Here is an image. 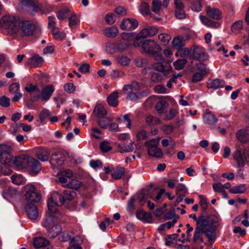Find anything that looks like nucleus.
Returning <instances> with one entry per match:
<instances>
[{
	"label": "nucleus",
	"instance_id": "nucleus-63",
	"mask_svg": "<svg viewBox=\"0 0 249 249\" xmlns=\"http://www.w3.org/2000/svg\"><path fill=\"white\" fill-rule=\"evenodd\" d=\"M243 28V22L241 20H238L235 22L232 25V30L234 32H237Z\"/></svg>",
	"mask_w": 249,
	"mask_h": 249
},
{
	"label": "nucleus",
	"instance_id": "nucleus-8",
	"mask_svg": "<svg viewBox=\"0 0 249 249\" xmlns=\"http://www.w3.org/2000/svg\"><path fill=\"white\" fill-rule=\"evenodd\" d=\"M21 33L23 36H29L32 35L35 30V25L30 21L25 20L19 22Z\"/></svg>",
	"mask_w": 249,
	"mask_h": 249
},
{
	"label": "nucleus",
	"instance_id": "nucleus-28",
	"mask_svg": "<svg viewBox=\"0 0 249 249\" xmlns=\"http://www.w3.org/2000/svg\"><path fill=\"white\" fill-rule=\"evenodd\" d=\"M47 231L48 235L50 238H53L57 236L61 232L62 228L59 225L57 224L54 225L52 228H49Z\"/></svg>",
	"mask_w": 249,
	"mask_h": 249
},
{
	"label": "nucleus",
	"instance_id": "nucleus-45",
	"mask_svg": "<svg viewBox=\"0 0 249 249\" xmlns=\"http://www.w3.org/2000/svg\"><path fill=\"white\" fill-rule=\"evenodd\" d=\"M117 62L123 66H126L129 65L130 59L126 56L119 55L117 57Z\"/></svg>",
	"mask_w": 249,
	"mask_h": 249
},
{
	"label": "nucleus",
	"instance_id": "nucleus-3",
	"mask_svg": "<svg viewBox=\"0 0 249 249\" xmlns=\"http://www.w3.org/2000/svg\"><path fill=\"white\" fill-rule=\"evenodd\" d=\"M24 197L28 202H37L41 199V195L36 187L32 184H28L24 187Z\"/></svg>",
	"mask_w": 249,
	"mask_h": 249
},
{
	"label": "nucleus",
	"instance_id": "nucleus-52",
	"mask_svg": "<svg viewBox=\"0 0 249 249\" xmlns=\"http://www.w3.org/2000/svg\"><path fill=\"white\" fill-rule=\"evenodd\" d=\"M150 196L148 195V192L146 190L142 191L138 195V199L141 202H144L148 198H150Z\"/></svg>",
	"mask_w": 249,
	"mask_h": 249
},
{
	"label": "nucleus",
	"instance_id": "nucleus-35",
	"mask_svg": "<svg viewBox=\"0 0 249 249\" xmlns=\"http://www.w3.org/2000/svg\"><path fill=\"white\" fill-rule=\"evenodd\" d=\"M104 33L105 35L107 37H114L118 35V30L116 27L113 26L106 29Z\"/></svg>",
	"mask_w": 249,
	"mask_h": 249
},
{
	"label": "nucleus",
	"instance_id": "nucleus-31",
	"mask_svg": "<svg viewBox=\"0 0 249 249\" xmlns=\"http://www.w3.org/2000/svg\"><path fill=\"white\" fill-rule=\"evenodd\" d=\"M125 173V169L122 167H117L111 171V177L114 179H119Z\"/></svg>",
	"mask_w": 249,
	"mask_h": 249
},
{
	"label": "nucleus",
	"instance_id": "nucleus-29",
	"mask_svg": "<svg viewBox=\"0 0 249 249\" xmlns=\"http://www.w3.org/2000/svg\"><path fill=\"white\" fill-rule=\"evenodd\" d=\"M237 138L243 142L249 141V129H243L239 130L237 133Z\"/></svg>",
	"mask_w": 249,
	"mask_h": 249
},
{
	"label": "nucleus",
	"instance_id": "nucleus-62",
	"mask_svg": "<svg viewBox=\"0 0 249 249\" xmlns=\"http://www.w3.org/2000/svg\"><path fill=\"white\" fill-rule=\"evenodd\" d=\"M147 132L142 129L140 130L137 134V139L138 141L146 139L147 137Z\"/></svg>",
	"mask_w": 249,
	"mask_h": 249
},
{
	"label": "nucleus",
	"instance_id": "nucleus-22",
	"mask_svg": "<svg viewBox=\"0 0 249 249\" xmlns=\"http://www.w3.org/2000/svg\"><path fill=\"white\" fill-rule=\"evenodd\" d=\"M158 32V29L154 27H148L143 29L139 34V37L145 38L149 36H154Z\"/></svg>",
	"mask_w": 249,
	"mask_h": 249
},
{
	"label": "nucleus",
	"instance_id": "nucleus-33",
	"mask_svg": "<svg viewBox=\"0 0 249 249\" xmlns=\"http://www.w3.org/2000/svg\"><path fill=\"white\" fill-rule=\"evenodd\" d=\"M199 18L201 22L205 25L208 27H218L219 24L218 22H214L206 16H199Z\"/></svg>",
	"mask_w": 249,
	"mask_h": 249
},
{
	"label": "nucleus",
	"instance_id": "nucleus-23",
	"mask_svg": "<svg viewBox=\"0 0 249 249\" xmlns=\"http://www.w3.org/2000/svg\"><path fill=\"white\" fill-rule=\"evenodd\" d=\"M206 13L208 17L215 20H219L222 17V13L218 9L211 8L210 6L206 8Z\"/></svg>",
	"mask_w": 249,
	"mask_h": 249
},
{
	"label": "nucleus",
	"instance_id": "nucleus-36",
	"mask_svg": "<svg viewBox=\"0 0 249 249\" xmlns=\"http://www.w3.org/2000/svg\"><path fill=\"white\" fill-rule=\"evenodd\" d=\"M204 121L209 124H213L217 122V120L213 114L207 113L203 115Z\"/></svg>",
	"mask_w": 249,
	"mask_h": 249
},
{
	"label": "nucleus",
	"instance_id": "nucleus-55",
	"mask_svg": "<svg viewBox=\"0 0 249 249\" xmlns=\"http://www.w3.org/2000/svg\"><path fill=\"white\" fill-rule=\"evenodd\" d=\"M105 20L107 24H113L115 22L116 17L113 13H109L106 15Z\"/></svg>",
	"mask_w": 249,
	"mask_h": 249
},
{
	"label": "nucleus",
	"instance_id": "nucleus-64",
	"mask_svg": "<svg viewBox=\"0 0 249 249\" xmlns=\"http://www.w3.org/2000/svg\"><path fill=\"white\" fill-rule=\"evenodd\" d=\"M156 92L158 93L164 94L167 92V89L164 86L162 85H158L154 88Z\"/></svg>",
	"mask_w": 249,
	"mask_h": 249
},
{
	"label": "nucleus",
	"instance_id": "nucleus-5",
	"mask_svg": "<svg viewBox=\"0 0 249 249\" xmlns=\"http://www.w3.org/2000/svg\"><path fill=\"white\" fill-rule=\"evenodd\" d=\"M142 48L144 53L152 55L156 54L161 51L160 46L152 39L143 41Z\"/></svg>",
	"mask_w": 249,
	"mask_h": 249
},
{
	"label": "nucleus",
	"instance_id": "nucleus-16",
	"mask_svg": "<svg viewBox=\"0 0 249 249\" xmlns=\"http://www.w3.org/2000/svg\"><path fill=\"white\" fill-rule=\"evenodd\" d=\"M54 87L53 85H48L41 89V99L43 101H48L54 91Z\"/></svg>",
	"mask_w": 249,
	"mask_h": 249
},
{
	"label": "nucleus",
	"instance_id": "nucleus-47",
	"mask_svg": "<svg viewBox=\"0 0 249 249\" xmlns=\"http://www.w3.org/2000/svg\"><path fill=\"white\" fill-rule=\"evenodd\" d=\"M82 183L77 179H71L66 185L68 188L77 190L82 185Z\"/></svg>",
	"mask_w": 249,
	"mask_h": 249
},
{
	"label": "nucleus",
	"instance_id": "nucleus-48",
	"mask_svg": "<svg viewBox=\"0 0 249 249\" xmlns=\"http://www.w3.org/2000/svg\"><path fill=\"white\" fill-rule=\"evenodd\" d=\"M12 182L18 185H21L24 182V178L21 175H13L11 177Z\"/></svg>",
	"mask_w": 249,
	"mask_h": 249
},
{
	"label": "nucleus",
	"instance_id": "nucleus-25",
	"mask_svg": "<svg viewBox=\"0 0 249 249\" xmlns=\"http://www.w3.org/2000/svg\"><path fill=\"white\" fill-rule=\"evenodd\" d=\"M137 217L145 222L150 223L152 220V215L149 213H146L143 210H140L136 213Z\"/></svg>",
	"mask_w": 249,
	"mask_h": 249
},
{
	"label": "nucleus",
	"instance_id": "nucleus-14",
	"mask_svg": "<svg viewBox=\"0 0 249 249\" xmlns=\"http://www.w3.org/2000/svg\"><path fill=\"white\" fill-rule=\"evenodd\" d=\"M25 211L29 218L32 220L36 219L38 216L36 206L34 202H27L25 207Z\"/></svg>",
	"mask_w": 249,
	"mask_h": 249
},
{
	"label": "nucleus",
	"instance_id": "nucleus-38",
	"mask_svg": "<svg viewBox=\"0 0 249 249\" xmlns=\"http://www.w3.org/2000/svg\"><path fill=\"white\" fill-rule=\"evenodd\" d=\"M158 39L163 45H167L171 39V36L166 33H161L158 36Z\"/></svg>",
	"mask_w": 249,
	"mask_h": 249
},
{
	"label": "nucleus",
	"instance_id": "nucleus-17",
	"mask_svg": "<svg viewBox=\"0 0 249 249\" xmlns=\"http://www.w3.org/2000/svg\"><path fill=\"white\" fill-rule=\"evenodd\" d=\"M30 158L25 155H20L14 160V164L19 168H27Z\"/></svg>",
	"mask_w": 249,
	"mask_h": 249
},
{
	"label": "nucleus",
	"instance_id": "nucleus-24",
	"mask_svg": "<svg viewBox=\"0 0 249 249\" xmlns=\"http://www.w3.org/2000/svg\"><path fill=\"white\" fill-rule=\"evenodd\" d=\"M133 144L132 141L128 140L126 143L124 142L119 145L118 151L122 153L132 152L134 149Z\"/></svg>",
	"mask_w": 249,
	"mask_h": 249
},
{
	"label": "nucleus",
	"instance_id": "nucleus-59",
	"mask_svg": "<svg viewBox=\"0 0 249 249\" xmlns=\"http://www.w3.org/2000/svg\"><path fill=\"white\" fill-rule=\"evenodd\" d=\"M69 10L68 8L64 9L61 10L57 14V18L60 20H63L66 18L68 16Z\"/></svg>",
	"mask_w": 249,
	"mask_h": 249
},
{
	"label": "nucleus",
	"instance_id": "nucleus-4",
	"mask_svg": "<svg viewBox=\"0 0 249 249\" xmlns=\"http://www.w3.org/2000/svg\"><path fill=\"white\" fill-rule=\"evenodd\" d=\"M159 142V139H153L145 142V145L148 148V154L149 156L157 158L162 157V152L157 146Z\"/></svg>",
	"mask_w": 249,
	"mask_h": 249
},
{
	"label": "nucleus",
	"instance_id": "nucleus-30",
	"mask_svg": "<svg viewBox=\"0 0 249 249\" xmlns=\"http://www.w3.org/2000/svg\"><path fill=\"white\" fill-rule=\"evenodd\" d=\"M139 86L137 82H133L131 84L124 85L123 88V91L124 94L127 95L131 92L138 90Z\"/></svg>",
	"mask_w": 249,
	"mask_h": 249
},
{
	"label": "nucleus",
	"instance_id": "nucleus-41",
	"mask_svg": "<svg viewBox=\"0 0 249 249\" xmlns=\"http://www.w3.org/2000/svg\"><path fill=\"white\" fill-rule=\"evenodd\" d=\"M111 120V119L107 117L106 116L99 118L98 120V124L101 127L105 129L107 128Z\"/></svg>",
	"mask_w": 249,
	"mask_h": 249
},
{
	"label": "nucleus",
	"instance_id": "nucleus-54",
	"mask_svg": "<svg viewBox=\"0 0 249 249\" xmlns=\"http://www.w3.org/2000/svg\"><path fill=\"white\" fill-rule=\"evenodd\" d=\"M204 76V74L202 72H196L193 75L192 82L193 83L199 82L203 79Z\"/></svg>",
	"mask_w": 249,
	"mask_h": 249
},
{
	"label": "nucleus",
	"instance_id": "nucleus-12",
	"mask_svg": "<svg viewBox=\"0 0 249 249\" xmlns=\"http://www.w3.org/2000/svg\"><path fill=\"white\" fill-rule=\"evenodd\" d=\"M138 26V22L134 18H125L120 24L121 29L123 30H132Z\"/></svg>",
	"mask_w": 249,
	"mask_h": 249
},
{
	"label": "nucleus",
	"instance_id": "nucleus-49",
	"mask_svg": "<svg viewBox=\"0 0 249 249\" xmlns=\"http://www.w3.org/2000/svg\"><path fill=\"white\" fill-rule=\"evenodd\" d=\"M140 12L142 15H148L150 13L149 6L147 3H142L139 8Z\"/></svg>",
	"mask_w": 249,
	"mask_h": 249
},
{
	"label": "nucleus",
	"instance_id": "nucleus-40",
	"mask_svg": "<svg viewBox=\"0 0 249 249\" xmlns=\"http://www.w3.org/2000/svg\"><path fill=\"white\" fill-rule=\"evenodd\" d=\"M208 221L212 227L216 228L220 225L221 219L219 215H213Z\"/></svg>",
	"mask_w": 249,
	"mask_h": 249
},
{
	"label": "nucleus",
	"instance_id": "nucleus-57",
	"mask_svg": "<svg viewBox=\"0 0 249 249\" xmlns=\"http://www.w3.org/2000/svg\"><path fill=\"white\" fill-rule=\"evenodd\" d=\"M101 150L103 152H107L111 149V146L107 141H104L100 145Z\"/></svg>",
	"mask_w": 249,
	"mask_h": 249
},
{
	"label": "nucleus",
	"instance_id": "nucleus-18",
	"mask_svg": "<svg viewBox=\"0 0 249 249\" xmlns=\"http://www.w3.org/2000/svg\"><path fill=\"white\" fill-rule=\"evenodd\" d=\"M32 174L37 173L41 169L40 162L36 159L30 158L27 167Z\"/></svg>",
	"mask_w": 249,
	"mask_h": 249
},
{
	"label": "nucleus",
	"instance_id": "nucleus-46",
	"mask_svg": "<svg viewBox=\"0 0 249 249\" xmlns=\"http://www.w3.org/2000/svg\"><path fill=\"white\" fill-rule=\"evenodd\" d=\"M161 2L160 0H153L152 10L156 14L160 13L161 8Z\"/></svg>",
	"mask_w": 249,
	"mask_h": 249
},
{
	"label": "nucleus",
	"instance_id": "nucleus-53",
	"mask_svg": "<svg viewBox=\"0 0 249 249\" xmlns=\"http://www.w3.org/2000/svg\"><path fill=\"white\" fill-rule=\"evenodd\" d=\"M63 196L64 200H71L76 196V193L73 191L66 190Z\"/></svg>",
	"mask_w": 249,
	"mask_h": 249
},
{
	"label": "nucleus",
	"instance_id": "nucleus-61",
	"mask_svg": "<svg viewBox=\"0 0 249 249\" xmlns=\"http://www.w3.org/2000/svg\"><path fill=\"white\" fill-rule=\"evenodd\" d=\"M64 89L68 93H73L75 89V87L72 83H66L64 86Z\"/></svg>",
	"mask_w": 249,
	"mask_h": 249
},
{
	"label": "nucleus",
	"instance_id": "nucleus-15",
	"mask_svg": "<svg viewBox=\"0 0 249 249\" xmlns=\"http://www.w3.org/2000/svg\"><path fill=\"white\" fill-rule=\"evenodd\" d=\"M36 158L42 161H48L50 157L49 149L46 147H40L36 148Z\"/></svg>",
	"mask_w": 249,
	"mask_h": 249
},
{
	"label": "nucleus",
	"instance_id": "nucleus-1",
	"mask_svg": "<svg viewBox=\"0 0 249 249\" xmlns=\"http://www.w3.org/2000/svg\"><path fill=\"white\" fill-rule=\"evenodd\" d=\"M0 26L8 29L11 34H16L19 31V21L14 16L6 15L0 19Z\"/></svg>",
	"mask_w": 249,
	"mask_h": 249
},
{
	"label": "nucleus",
	"instance_id": "nucleus-60",
	"mask_svg": "<svg viewBox=\"0 0 249 249\" xmlns=\"http://www.w3.org/2000/svg\"><path fill=\"white\" fill-rule=\"evenodd\" d=\"M122 119L123 120L124 122L126 123V126L130 129L131 128V121L129 115L128 114H125L123 117H120L118 118V120L119 121H122Z\"/></svg>",
	"mask_w": 249,
	"mask_h": 249
},
{
	"label": "nucleus",
	"instance_id": "nucleus-7",
	"mask_svg": "<svg viewBox=\"0 0 249 249\" xmlns=\"http://www.w3.org/2000/svg\"><path fill=\"white\" fill-rule=\"evenodd\" d=\"M61 213L58 212L56 213H48L45 216L42 222V226L45 228L47 230L49 228H52L54 225L57 224V222L59 219Z\"/></svg>",
	"mask_w": 249,
	"mask_h": 249
},
{
	"label": "nucleus",
	"instance_id": "nucleus-37",
	"mask_svg": "<svg viewBox=\"0 0 249 249\" xmlns=\"http://www.w3.org/2000/svg\"><path fill=\"white\" fill-rule=\"evenodd\" d=\"M172 44L175 48L180 49L182 46L185 45V42L182 37L177 36L173 38Z\"/></svg>",
	"mask_w": 249,
	"mask_h": 249
},
{
	"label": "nucleus",
	"instance_id": "nucleus-58",
	"mask_svg": "<svg viewBox=\"0 0 249 249\" xmlns=\"http://www.w3.org/2000/svg\"><path fill=\"white\" fill-rule=\"evenodd\" d=\"M37 1L36 0H24L23 3L26 6L33 7V10L37 11L36 8Z\"/></svg>",
	"mask_w": 249,
	"mask_h": 249
},
{
	"label": "nucleus",
	"instance_id": "nucleus-26",
	"mask_svg": "<svg viewBox=\"0 0 249 249\" xmlns=\"http://www.w3.org/2000/svg\"><path fill=\"white\" fill-rule=\"evenodd\" d=\"M225 82L219 79L209 80L207 83V88L216 89L218 88H222Z\"/></svg>",
	"mask_w": 249,
	"mask_h": 249
},
{
	"label": "nucleus",
	"instance_id": "nucleus-10",
	"mask_svg": "<svg viewBox=\"0 0 249 249\" xmlns=\"http://www.w3.org/2000/svg\"><path fill=\"white\" fill-rule=\"evenodd\" d=\"M234 160L236 161L238 167H244L245 164V161H247V151L245 150L244 155L239 149H237L232 153Z\"/></svg>",
	"mask_w": 249,
	"mask_h": 249
},
{
	"label": "nucleus",
	"instance_id": "nucleus-9",
	"mask_svg": "<svg viewBox=\"0 0 249 249\" xmlns=\"http://www.w3.org/2000/svg\"><path fill=\"white\" fill-rule=\"evenodd\" d=\"M11 148L6 145H0V160L3 163L9 162L12 158Z\"/></svg>",
	"mask_w": 249,
	"mask_h": 249
},
{
	"label": "nucleus",
	"instance_id": "nucleus-56",
	"mask_svg": "<svg viewBox=\"0 0 249 249\" xmlns=\"http://www.w3.org/2000/svg\"><path fill=\"white\" fill-rule=\"evenodd\" d=\"M198 197L200 199V207L204 211H205L208 207L207 200L206 198L202 195H199Z\"/></svg>",
	"mask_w": 249,
	"mask_h": 249
},
{
	"label": "nucleus",
	"instance_id": "nucleus-43",
	"mask_svg": "<svg viewBox=\"0 0 249 249\" xmlns=\"http://www.w3.org/2000/svg\"><path fill=\"white\" fill-rule=\"evenodd\" d=\"M50 29L51 30L52 33L53 34L54 38L55 39L62 40L64 38V34L62 33H60L57 27L53 26L51 28H50Z\"/></svg>",
	"mask_w": 249,
	"mask_h": 249
},
{
	"label": "nucleus",
	"instance_id": "nucleus-20",
	"mask_svg": "<svg viewBox=\"0 0 249 249\" xmlns=\"http://www.w3.org/2000/svg\"><path fill=\"white\" fill-rule=\"evenodd\" d=\"M142 73L143 74H151V80L155 83L160 82L162 79L161 75L158 72H153L151 67H147L143 69L142 71Z\"/></svg>",
	"mask_w": 249,
	"mask_h": 249
},
{
	"label": "nucleus",
	"instance_id": "nucleus-32",
	"mask_svg": "<svg viewBox=\"0 0 249 249\" xmlns=\"http://www.w3.org/2000/svg\"><path fill=\"white\" fill-rule=\"evenodd\" d=\"M94 114L99 119L107 115V111L104 107L100 104L95 106L93 110Z\"/></svg>",
	"mask_w": 249,
	"mask_h": 249
},
{
	"label": "nucleus",
	"instance_id": "nucleus-19",
	"mask_svg": "<svg viewBox=\"0 0 249 249\" xmlns=\"http://www.w3.org/2000/svg\"><path fill=\"white\" fill-rule=\"evenodd\" d=\"M43 62L44 60L42 57L35 54L27 60L26 65L33 67H39L43 64Z\"/></svg>",
	"mask_w": 249,
	"mask_h": 249
},
{
	"label": "nucleus",
	"instance_id": "nucleus-11",
	"mask_svg": "<svg viewBox=\"0 0 249 249\" xmlns=\"http://www.w3.org/2000/svg\"><path fill=\"white\" fill-rule=\"evenodd\" d=\"M204 222L202 221L201 219V216L199 217V219L197 221L196 224V227L195 229V231L193 237V240L195 242H203V240L202 239V234L204 233L203 232V226Z\"/></svg>",
	"mask_w": 249,
	"mask_h": 249
},
{
	"label": "nucleus",
	"instance_id": "nucleus-44",
	"mask_svg": "<svg viewBox=\"0 0 249 249\" xmlns=\"http://www.w3.org/2000/svg\"><path fill=\"white\" fill-rule=\"evenodd\" d=\"M187 62V61L186 59H179L175 61L173 63V66L176 70H181L184 68Z\"/></svg>",
	"mask_w": 249,
	"mask_h": 249
},
{
	"label": "nucleus",
	"instance_id": "nucleus-39",
	"mask_svg": "<svg viewBox=\"0 0 249 249\" xmlns=\"http://www.w3.org/2000/svg\"><path fill=\"white\" fill-rule=\"evenodd\" d=\"M146 122L149 125H159L161 123L160 120L151 115H148L146 117Z\"/></svg>",
	"mask_w": 249,
	"mask_h": 249
},
{
	"label": "nucleus",
	"instance_id": "nucleus-6",
	"mask_svg": "<svg viewBox=\"0 0 249 249\" xmlns=\"http://www.w3.org/2000/svg\"><path fill=\"white\" fill-rule=\"evenodd\" d=\"M201 219L204 222L203 232L210 243H213L216 238L215 229L209 224V222L204 216H201Z\"/></svg>",
	"mask_w": 249,
	"mask_h": 249
},
{
	"label": "nucleus",
	"instance_id": "nucleus-51",
	"mask_svg": "<svg viewBox=\"0 0 249 249\" xmlns=\"http://www.w3.org/2000/svg\"><path fill=\"white\" fill-rule=\"evenodd\" d=\"M191 8L192 10L199 12L201 10L202 5L200 0H194L191 3Z\"/></svg>",
	"mask_w": 249,
	"mask_h": 249
},
{
	"label": "nucleus",
	"instance_id": "nucleus-21",
	"mask_svg": "<svg viewBox=\"0 0 249 249\" xmlns=\"http://www.w3.org/2000/svg\"><path fill=\"white\" fill-rule=\"evenodd\" d=\"M49 245V241L43 237H36L34 239L33 245L36 249L46 248Z\"/></svg>",
	"mask_w": 249,
	"mask_h": 249
},
{
	"label": "nucleus",
	"instance_id": "nucleus-50",
	"mask_svg": "<svg viewBox=\"0 0 249 249\" xmlns=\"http://www.w3.org/2000/svg\"><path fill=\"white\" fill-rule=\"evenodd\" d=\"M188 193V190L186 186L182 183L179 184L176 187V194L177 195H185Z\"/></svg>",
	"mask_w": 249,
	"mask_h": 249
},
{
	"label": "nucleus",
	"instance_id": "nucleus-13",
	"mask_svg": "<svg viewBox=\"0 0 249 249\" xmlns=\"http://www.w3.org/2000/svg\"><path fill=\"white\" fill-rule=\"evenodd\" d=\"M190 57L192 59L199 61H204L208 58V56L204 53L203 48L198 46L194 47Z\"/></svg>",
	"mask_w": 249,
	"mask_h": 249
},
{
	"label": "nucleus",
	"instance_id": "nucleus-42",
	"mask_svg": "<svg viewBox=\"0 0 249 249\" xmlns=\"http://www.w3.org/2000/svg\"><path fill=\"white\" fill-rule=\"evenodd\" d=\"M167 103L165 101L158 102L155 106V108L160 114L163 113L167 107Z\"/></svg>",
	"mask_w": 249,
	"mask_h": 249
},
{
	"label": "nucleus",
	"instance_id": "nucleus-2",
	"mask_svg": "<svg viewBox=\"0 0 249 249\" xmlns=\"http://www.w3.org/2000/svg\"><path fill=\"white\" fill-rule=\"evenodd\" d=\"M64 202V197L57 192H53L48 200V208L51 213L58 212L57 207L63 205Z\"/></svg>",
	"mask_w": 249,
	"mask_h": 249
},
{
	"label": "nucleus",
	"instance_id": "nucleus-34",
	"mask_svg": "<svg viewBox=\"0 0 249 249\" xmlns=\"http://www.w3.org/2000/svg\"><path fill=\"white\" fill-rule=\"evenodd\" d=\"M246 185L244 184H240L230 188L229 192L233 194H243L246 192Z\"/></svg>",
	"mask_w": 249,
	"mask_h": 249
},
{
	"label": "nucleus",
	"instance_id": "nucleus-27",
	"mask_svg": "<svg viewBox=\"0 0 249 249\" xmlns=\"http://www.w3.org/2000/svg\"><path fill=\"white\" fill-rule=\"evenodd\" d=\"M118 91H114L107 97V102L110 106L116 107L118 105Z\"/></svg>",
	"mask_w": 249,
	"mask_h": 249
}]
</instances>
